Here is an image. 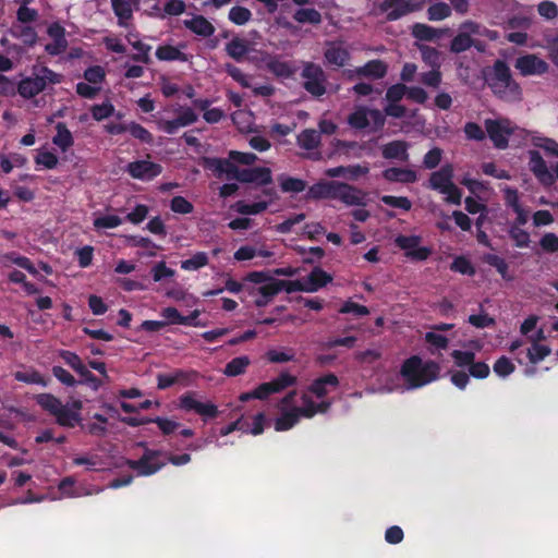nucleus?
Segmentation results:
<instances>
[{
  "label": "nucleus",
  "mask_w": 558,
  "mask_h": 558,
  "mask_svg": "<svg viewBox=\"0 0 558 558\" xmlns=\"http://www.w3.org/2000/svg\"><path fill=\"white\" fill-rule=\"evenodd\" d=\"M339 386V379L335 374H327L315 379L308 389L300 395L296 390L289 391L278 402L280 415L275 420V429L289 430L301 418H311L317 413H325L331 402L325 397Z\"/></svg>",
  "instance_id": "nucleus-1"
},
{
  "label": "nucleus",
  "mask_w": 558,
  "mask_h": 558,
  "mask_svg": "<svg viewBox=\"0 0 558 558\" xmlns=\"http://www.w3.org/2000/svg\"><path fill=\"white\" fill-rule=\"evenodd\" d=\"M440 367L436 362L423 361L420 356L413 355L407 359L400 369V376L405 381L404 386L393 385L388 388V391L413 390L421 388L434 380L439 376Z\"/></svg>",
  "instance_id": "nucleus-2"
},
{
  "label": "nucleus",
  "mask_w": 558,
  "mask_h": 558,
  "mask_svg": "<svg viewBox=\"0 0 558 558\" xmlns=\"http://www.w3.org/2000/svg\"><path fill=\"white\" fill-rule=\"evenodd\" d=\"M37 404L54 417L56 423L62 427L73 428L82 422L83 402L73 399L66 403L52 393H39L35 397Z\"/></svg>",
  "instance_id": "nucleus-3"
},
{
  "label": "nucleus",
  "mask_w": 558,
  "mask_h": 558,
  "mask_svg": "<svg viewBox=\"0 0 558 558\" xmlns=\"http://www.w3.org/2000/svg\"><path fill=\"white\" fill-rule=\"evenodd\" d=\"M493 93L502 100L518 101L521 99V87L512 78L509 66L504 61H497L487 78Z\"/></svg>",
  "instance_id": "nucleus-4"
},
{
  "label": "nucleus",
  "mask_w": 558,
  "mask_h": 558,
  "mask_svg": "<svg viewBox=\"0 0 558 558\" xmlns=\"http://www.w3.org/2000/svg\"><path fill=\"white\" fill-rule=\"evenodd\" d=\"M61 82V75L47 66H34L32 76L20 81L17 85L19 94L26 99L33 98L41 93L47 85Z\"/></svg>",
  "instance_id": "nucleus-5"
},
{
  "label": "nucleus",
  "mask_w": 558,
  "mask_h": 558,
  "mask_svg": "<svg viewBox=\"0 0 558 558\" xmlns=\"http://www.w3.org/2000/svg\"><path fill=\"white\" fill-rule=\"evenodd\" d=\"M296 383V376L283 371L271 380L259 384L252 391L241 393L239 399L242 402H246L251 399L266 400L271 395L280 393L286 389L295 386Z\"/></svg>",
  "instance_id": "nucleus-6"
},
{
  "label": "nucleus",
  "mask_w": 558,
  "mask_h": 558,
  "mask_svg": "<svg viewBox=\"0 0 558 558\" xmlns=\"http://www.w3.org/2000/svg\"><path fill=\"white\" fill-rule=\"evenodd\" d=\"M474 36H485L489 39H496V33L487 29L481 24L473 21H464L459 26L458 34L450 44V50L456 53L463 52L474 45Z\"/></svg>",
  "instance_id": "nucleus-7"
},
{
  "label": "nucleus",
  "mask_w": 558,
  "mask_h": 558,
  "mask_svg": "<svg viewBox=\"0 0 558 558\" xmlns=\"http://www.w3.org/2000/svg\"><path fill=\"white\" fill-rule=\"evenodd\" d=\"M453 167L450 163L444 165L439 170L432 173L429 186L445 196L448 203L460 205L462 194L452 182Z\"/></svg>",
  "instance_id": "nucleus-8"
},
{
  "label": "nucleus",
  "mask_w": 558,
  "mask_h": 558,
  "mask_svg": "<svg viewBox=\"0 0 558 558\" xmlns=\"http://www.w3.org/2000/svg\"><path fill=\"white\" fill-rule=\"evenodd\" d=\"M178 407L184 412H193L203 417L204 421L215 418L218 414V408L209 400H204L197 392L189 391L179 398Z\"/></svg>",
  "instance_id": "nucleus-9"
},
{
  "label": "nucleus",
  "mask_w": 558,
  "mask_h": 558,
  "mask_svg": "<svg viewBox=\"0 0 558 558\" xmlns=\"http://www.w3.org/2000/svg\"><path fill=\"white\" fill-rule=\"evenodd\" d=\"M348 123L356 130L371 129L377 131L384 126L385 116L378 109L360 106L348 117Z\"/></svg>",
  "instance_id": "nucleus-10"
},
{
  "label": "nucleus",
  "mask_w": 558,
  "mask_h": 558,
  "mask_svg": "<svg viewBox=\"0 0 558 558\" xmlns=\"http://www.w3.org/2000/svg\"><path fill=\"white\" fill-rule=\"evenodd\" d=\"M484 124L494 146L498 149L507 148L509 136L514 133L517 126L508 119H487Z\"/></svg>",
  "instance_id": "nucleus-11"
},
{
  "label": "nucleus",
  "mask_w": 558,
  "mask_h": 558,
  "mask_svg": "<svg viewBox=\"0 0 558 558\" xmlns=\"http://www.w3.org/2000/svg\"><path fill=\"white\" fill-rule=\"evenodd\" d=\"M427 0H384L379 4L380 13L388 21H397L410 13L422 10Z\"/></svg>",
  "instance_id": "nucleus-12"
},
{
  "label": "nucleus",
  "mask_w": 558,
  "mask_h": 558,
  "mask_svg": "<svg viewBox=\"0 0 558 558\" xmlns=\"http://www.w3.org/2000/svg\"><path fill=\"white\" fill-rule=\"evenodd\" d=\"M302 77L304 88L313 96L320 97L326 93V75L322 66L314 63H305Z\"/></svg>",
  "instance_id": "nucleus-13"
},
{
  "label": "nucleus",
  "mask_w": 558,
  "mask_h": 558,
  "mask_svg": "<svg viewBox=\"0 0 558 558\" xmlns=\"http://www.w3.org/2000/svg\"><path fill=\"white\" fill-rule=\"evenodd\" d=\"M160 457V452L147 450L140 460H128L126 464L137 475L147 476L156 473L166 464Z\"/></svg>",
  "instance_id": "nucleus-14"
},
{
  "label": "nucleus",
  "mask_w": 558,
  "mask_h": 558,
  "mask_svg": "<svg viewBox=\"0 0 558 558\" xmlns=\"http://www.w3.org/2000/svg\"><path fill=\"white\" fill-rule=\"evenodd\" d=\"M421 241L422 238L420 235H398L395 243L404 251L407 257L413 260H425L432 251L428 247L420 246Z\"/></svg>",
  "instance_id": "nucleus-15"
},
{
  "label": "nucleus",
  "mask_w": 558,
  "mask_h": 558,
  "mask_svg": "<svg viewBox=\"0 0 558 558\" xmlns=\"http://www.w3.org/2000/svg\"><path fill=\"white\" fill-rule=\"evenodd\" d=\"M125 172L133 179L140 181H151L162 172V167L148 159H141L129 162Z\"/></svg>",
  "instance_id": "nucleus-16"
},
{
  "label": "nucleus",
  "mask_w": 558,
  "mask_h": 558,
  "mask_svg": "<svg viewBox=\"0 0 558 558\" xmlns=\"http://www.w3.org/2000/svg\"><path fill=\"white\" fill-rule=\"evenodd\" d=\"M332 199H338L347 206L366 205V193L343 182L336 181Z\"/></svg>",
  "instance_id": "nucleus-17"
},
{
  "label": "nucleus",
  "mask_w": 558,
  "mask_h": 558,
  "mask_svg": "<svg viewBox=\"0 0 558 558\" xmlns=\"http://www.w3.org/2000/svg\"><path fill=\"white\" fill-rule=\"evenodd\" d=\"M514 68L523 76L542 75L548 71L546 61L536 54H525L515 60Z\"/></svg>",
  "instance_id": "nucleus-18"
},
{
  "label": "nucleus",
  "mask_w": 558,
  "mask_h": 558,
  "mask_svg": "<svg viewBox=\"0 0 558 558\" xmlns=\"http://www.w3.org/2000/svg\"><path fill=\"white\" fill-rule=\"evenodd\" d=\"M529 168L535 178L545 186L554 184V174L537 150L529 151Z\"/></svg>",
  "instance_id": "nucleus-19"
},
{
  "label": "nucleus",
  "mask_w": 558,
  "mask_h": 558,
  "mask_svg": "<svg viewBox=\"0 0 558 558\" xmlns=\"http://www.w3.org/2000/svg\"><path fill=\"white\" fill-rule=\"evenodd\" d=\"M236 181L259 186L268 185L272 182L271 170L267 167L240 169Z\"/></svg>",
  "instance_id": "nucleus-20"
},
{
  "label": "nucleus",
  "mask_w": 558,
  "mask_h": 558,
  "mask_svg": "<svg viewBox=\"0 0 558 558\" xmlns=\"http://www.w3.org/2000/svg\"><path fill=\"white\" fill-rule=\"evenodd\" d=\"M47 34L52 38V43L45 46V50L50 56H59L68 48L65 31L59 23H52L47 29Z\"/></svg>",
  "instance_id": "nucleus-21"
},
{
  "label": "nucleus",
  "mask_w": 558,
  "mask_h": 558,
  "mask_svg": "<svg viewBox=\"0 0 558 558\" xmlns=\"http://www.w3.org/2000/svg\"><path fill=\"white\" fill-rule=\"evenodd\" d=\"M206 167L217 177H226L228 180H236L240 168L230 159L209 158L206 160Z\"/></svg>",
  "instance_id": "nucleus-22"
},
{
  "label": "nucleus",
  "mask_w": 558,
  "mask_h": 558,
  "mask_svg": "<svg viewBox=\"0 0 558 558\" xmlns=\"http://www.w3.org/2000/svg\"><path fill=\"white\" fill-rule=\"evenodd\" d=\"M502 193L507 207L511 208L517 215L515 222L518 225H525L529 220V213L520 203L518 190L510 186H505L502 189Z\"/></svg>",
  "instance_id": "nucleus-23"
},
{
  "label": "nucleus",
  "mask_w": 558,
  "mask_h": 558,
  "mask_svg": "<svg viewBox=\"0 0 558 558\" xmlns=\"http://www.w3.org/2000/svg\"><path fill=\"white\" fill-rule=\"evenodd\" d=\"M278 293L279 289L275 280H270L265 284L254 287L250 290V295L254 299V304L257 307L267 306Z\"/></svg>",
  "instance_id": "nucleus-24"
},
{
  "label": "nucleus",
  "mask_w": 558,
  "mask_h": 558,
  "mask_svg": "<svg viewBox=\"0 0 558 558\" xmlns=\"http://www.w3.org/2000/svg\"><path fill=\"white\" fill-rule=\"evenodd\" d=\"M186 29L198 37L208 38L215 34V26L203 15H192L183 21Z\"/></svg>",
  "instance_id": "nucleus-25"
},
{
  "label": "nucleus",
  "mask_w": 558,
  "mask_h": 558,
  "mask_svg": "<svg viewBox=\"0 0 558 558\" xmlns=\"http://www.w3.org/2000/svg\"><path fill=\"white\" fill-rule=\"evenodd\" d=\"M185 48V44H181L177 47L169 44H165L157 47L155 54L156 58L160 61L186 62L189 60V54L184 52Z\"/></svg>",
  "instance_id": "nucleus-26"
},
{
  "label": "nucleus",
  "mask_w": 558,
  "mask_h": 558,
  "mask_svg": "<svg viewBox=\"0 0 558 558\" xmlns=\"http://www.w3.org/2000/svg\"><path fill=\"white\" fill-rule=\"evenodd\" d=\"M324 56L328 64L338 68L344 66L350 59V52L342 43H329Z\"/></svg>",
  "instance_id": "nucleus-27"
},
{
  "label": "nucleus",
  "mask_w": 558,
  "mask_h": 558,
  "mask_svg": "<svg viewBox=\"0 0 558 558\" xmlns=\"http://www.w3.org/2000/svg\"><path fill=\"white\" fill-rule=\"evenodd\" d=\"M303 283L306 292H316L327 283L331 282L332 277L320 267H315L306 277H303Z\"/></svg>",
  "instance_id": "nucleus-28"
},
{
  "label": "nucleus",
  "mask_w": 558,
  "mask_h": 558,
  "mask_svg": "<svg viewBox=\"0 0 558 558\" xmlns=\"http://www.w3.org/2000/svg\"><path fill=\"white\" fill-rule=\"evenodd\" d=\"M356 76L371 78H383L387 74V64L381 60H372L363 66H359L352 71Z\"/></svg>",
  "instance_id": "nucleus-29"
},
{
  "label": "nucleus",
  "mask_w": 558,
  "mask_h": 558,
  "mask_svg": "<svg viewBox=\"0 0 558 558\" xmlns=\"http://www.w3.org/2000/svg\"><path fill=\"white\" fill-rule=\"evenodd\" d=\"M138 0H111L112 10L120 26L126 27L133 15V8Z\"/></svg>",
  "instance_id": "nucleus-30"
},
{
  "label": "nucleus",
  "mask_w": 558,
  "mask_h": 558,
  "mask_svg": "<svg viewBox=\"0 0 558 558\" xmlns=\"http://www.w3.org/2000/svg\"><path fill=\"white\" fill-rule=\"evenodd\" d=\"M409 145L403 141H392L383 146L381 153L385 159H396L400 161L409 160Z\"/></svg>",
  "instance_id": "nucleus-31"
},
{
  "label": "nucleus",
  "mask_w": 558,
  "mask_h": 558,
  "mask_svg": "<svg viewBox=\"0 0 558 558\" xmlns=\"http://www.w3.org/2000/svg\"><path fill=\"white\" fill-rule=\"evenodd\" d=\"M383 177L389 182L414 183L417 174L412 169L391 167L383 171Z\"/></svg>",
  "instance_id": "nucleus-32"
},
{
  "label": "nucleus",
  "mask_w": 558,
  "mask_h": 558,
  "mask_svg": "<svg viewBox=\"0 0 558 558\" xmlns=\"http://www.w3.org/2000/svg\"><path fill=\"white\" fill-rule=\"evenodd\" d=\"M251 363V359L247 355L233 357L226 364L222 374L227 377H236L243 375L246 373Z\"/></svg>",
  "instance_id": "nucleus-33"
},
{
  "label": "nucleus",
  "mask_w": 558,
  "mask_h": 558,
  "mask_svg": "<svg viewBox=\"0 0 558 558\" xmlns=\"http://www.w3.org/2000/svg\"><path fill=\"white\" fill-rule=\"evenodd\" d=\"M336 181H320L313 184L307 191V198L322 199L331 198L333 196Z\"/></svg>",
  "instance_id": "nucleus-34"
},
{
  "label": "nucleus",
  "mask_w": 558,
  "mask_h": 558,
  "mask_svg": "<svg viewBox=\"0 0 558 558\" xmlns=\"http://www.w3.org/2000/svg\"><path fill=\"white\" fill-rule=\"evenodd\" d=\"M296 143L300 148L307 151H313L319 146V132L313 129L304 130L298 135Z\"/></svg>",
  "instance_id": "nucleus-35"
},
{
  "label": "nucleus",
  "mask_w": 558,
  "mask_h": 558,
  "mask_svg": "<svg viewBox=\"0 0 558 558\" xmlns=\"http://www.w3.org/2000/svg\"><path fill=\"white\" fill-rule=\"evenodd\" d=\"M13 37L22 40L25 45L34 46L37 40L35 28L28 24L16 23L11 27Z\"/></svg>",
  "instance_id": "nucleus-36"
},
{
  "label": "nucleus",
  "mask_w": 558,
  "mask_h": 558,
  "mask_svg": "<svg viewBox=\"0 0 558 558\" xmlns=\"http://www.w3.org/2000/svg\"><path fill=\"white\" fill-rule=\"evenodd\" d=\"M3 266L8 267L9 263L14 264L25 270H27L31 275H38V270L32 263V260L25 256H22L15 252L7 253L1 257Z\"/></svg>",
  "instance_id": "nucleus-37"
},
{
  "label": "nucleus",
  "mask_w": 558,
  "mask_h": 558,
  "mask_svg": "<svg viewBox=\"0 0 558 558\" xmlns=\"http://www.w3.org/2000/svg\"><path fill=\"white\" fill-rule=\"evenodd\" d=\"M90 113L94 120L102 121L111 116H116L117 119H122L123 113L117 112L114 106L110 100H106L101 104H96L90 107Z\"/></svg>",
  "instance_id": "nucleus-38"
},
{
  "label": "nucleus",
  "mask_w": 558,
  "mask_h": 558,
  "mask_svg": "<svg viewBox=\"0 0 558 558\" xmlns=\"http://www.w3.org/2000/svg\"><path fill=\"white\" fill-rule=\"evenodd\" d=\"M266 68L276 76L288 78L293 75L294 69L278 57H271L266 62Z\"/></svg>",
  "instance_id": "nucleus-39"
},
{
  "label": "nucleus",
  "mask_w": 558,
  "mask_h": 558,
  "mask_svg": "<svg viewBox=\"0 0 558 558\" xmlns=\"http://www.w3.org/2000/svg\"><path fill=\"white\" fill-rule=\"evenodd\" d=\"M129 44L136 50V53L132 57L134 61L148 64L150 62L149 52L151 47L138 39H134L135 36L129 34L126 36Z\"/></svg>",
  "instance_id": "nucleus-40"
},
{
  "label": "nucleus",
  "mask_w": 558,
  "mask_h": 558,
  "mask_svg": "<svg viewBox=\"0 0 558 558\" xmlns=\"http://www.w3.org/2000/svg\"><path fill=\"white\" fill-rule=\"evenodd\" d=\"M57 134L52 138V143L58 146L61 151H66L74 143L72 133L70 130L63 124H57Z\"/></svg>",
  "instance_id": "nucleus-41"
},
{
  "label": "nucleus",
  "mask_w": 558,
  "mask_h": 558,
  "mask_svg": "<svg viewBox=\"0 0 558 558\" xmlns=\"http://www.w3.org/2000/svg\"><path fill=\"white\" fill-rule=\"evenodd\" d=\"M227 53L236 61L242 60L248 52L247 41L241 38H233L226 45Z\"/></svg>",
  "instance_id": "nucleus-42"
},
{
  "label": "nucleus",
  "mask_w": 558,
  "mask_h": 558,
  "mask_svg": "<svg viewBox=\"0 0 558 558\" xmlns=\"http://www.w3.org/2000/svg\"><path fill=\"white\" fill-rule=\"evenodd\" d=\"M92 422L83 426L84 430L89 435L101 437L107 433L108 420L101 414H94Z\"/></svg>",
  "instance_id": "nucleus-43"
},
{
  "label": "nucleus",
  "mask_w": 558,
  "mask_h": 558,
  "mask_svg": "<svg viewBox=\"0 0 558 558\" xmlns=\"http://www.w3.org/2000/svg\"><path fill=\"white\" fill-rule=\"evenodd\" d=\"M208 263L209 258L207 253L196 252L190 258L181 262V268L186 271H195L207 266Z\"/></svg>",
  "instance_id": "nucleus-44"
},
{
  "label": "nucleus",
  "mask_w": 558,
  "mask_h": 558,
  "mask_svg": "<svg viewBox=\"0 0 558 558\" xmlns=\"http://www.w3.org/2000/svg\"><path fill=\"white\" fill-rule=\"evenodd\" d=\"M58 487L61 495L66 498L81 497L89 494L85 492L83 487L75 486V481L72 477L63 478Z\"/></svg>",
  "instance_id": "nucleus-45"
},
{
  "label": "nucleus",
  "mask_w": 558,
  "mask_h": 558,
  "mask_svg": "<svg viewBox=\"0 0 558 558\" xmlns=\"http://www.w3.org/2000/svg\"><path fill=\"white\" fill-rule=\"evenodd\" d=\"M452 9L446 2H435L427 9L429 21H442L451 15Z\"/></svg>",
  "instance_id": "nucleus-46"
},
{
  "label": "nucleus",
  "mask_w": 558,
  "mask_h": 558,
  "mask_svg": "<svg viewBox=\"0 0 558 558\" xmlns=\"http://www.w3.org/2000/svg\"><path fill=\"white\" fill-rule=\"evenodd\" d=\"M14 378L21 383L38 385L41 387H46L48 385V381L45 379V377L39 372L34 369L16 372L14 374Z\"/></svg>",
  "instance_id": "nucleus-47"
},
{
  "label": "nucleus",
  "mask_w": 558,
  "mask_h": 558,
  "mask_svg": "<svg viewBox=\"0 0 558 558\" xmlns=\"http://www.w3.org/2000/svg\"><path fill=\"white\" fill-rule=\"evenodd\" d=\"M423 61L429 65L432 69H439L440 68V53L436 48L421 45L418 47Z\"/></svg>",
  "instance_id": "nucleus-48"
},
{
  "label": "nucleus",
  "mask_w": 558,
  "mask_h": 558,
  "mask_svg": "<svg viewBox=\"0 0 558 558\" xmlns=\"http://www.w3.org/2000/svg\"><path fill=\"white\" fill-rule=\"evenodd\" d=\"M295 353L292 349H270L266 352V359L270 363H287L294 360Z\"/></svg>",
  "instance_id": "nucleus-49"
},
{
  "label": "nucleus",
  "mask_w": 558,
  "mask_h": 558,
  "mask_svg": "<svg viewBox=\"0 0 558 558\" xmlns=\"http://www.w3.org/2000/svg\"><path fill=\"white\" fill-rule=\"evenodd\" d=\"M293 19L301 24L310 23V24H319L322 22L320 13L315 9H299Z\"/></svg>",
  "instance_id": "nucleus-50"
},
{
  "label": "nucleus",
  "mask_w": 558,
  "mask_h": 558,
  "mask_svg": "<svg viewBox=\"0 0 558 558\" xmlns=\"http://www.w3.org/2000/svg\"><path fill=\"white\" fill-rule=\"evenodd\" d=\"M412 35L420 40H433L440 32L427 24L416 23L412 27Z\"/></svg>",
  "instance_id": "nucleus-51"
},
{
  "label": "nucleus",
  "mask_w": 558,
  "mask_h": 558,
  "mask_svg": "<svg viewBox=\"0 0 558 558\" xmlns=\"http://www.w3.org/2000/svg\"><path fill=\"white\" fill-rule=\"evenodd\" d=\"M123 223V219L118 215H105L94 219L93 226L97 230L113 229Z\"/></svg>",
  "instance_id": "nucleus-52"
},
{
  "label": "nucleus",
  "mask_w": 558,
  "mask_h": 558,
  "mask_svg": "<svg viewBox=\"0 0 558 558\" xmlns=\"http://www.w3.org/2000/svg\"><path fill=\"white\" fill-rule=\"evenodd\" d=\"M58 354L64 361V363L77 374H80V372L84 371V367H86L82 359L75 352L69 350H60Z\"/></svg>",
  "instance_id": "nucleus-53"
},
{
  "label": "nucleus",
  "mask_w": 558,
  "mask_h": 558,
  "mask_svg": "<svg viewBox=\"0 0 558 558\" xmlns=\"http://www.w3.org/2000/svg\"><path fill=\"white\" fill-rule=\"evenodd\" d=\"M162 19L166 16L180 15L185 11L183 0H161Z\"/></svg>",
  "instance_id": "nucleus-54"
},
{
  "label": "nucleus",
  "mask_w": 558,
  "mask_h": 558,
  "mask_svg": "<svg viewBox=\"0 0 558 558\" xmlns=\"http://www.w3.org/2000/svg\"><path fill=\"white\" fill-rule=\"evenodd\" d=\"M551 353V349L542 343H532V347L527 349V359L532 364H536L543 361L546 356Z\"/></svg>",
  "instance_id": "nucleus-55"
},
{
  "label": "nucleus",
  "mask_w": 558,
  "mask_h": 558,
  "mask_svg": "<svg viewBox=\"0 0 558 558\" xmlns=\"http://www.w3.org/2000/svg\"><path fill=\"white\" fill-rule=\"evenodd\" d=\"M230 22L235 25H244L252 19V12L244 7H232L228 15Z\"/></svg>",
  "instance_id": "nucleus-56"
},
{
  "label": "nucleus",
  "mask_w": 558,
  "mask_h": 558,
  "mask_svg": "<svg viewBox=\"0 0 558 558\" xmlns=\"http://www.w3.org/2000/svg\"><path fill=\"white\" fill-rule=\"evenodd\" d=\"M450 269L461 275L473 276L475 274L474 266L472 265L470 259L464 256L454 257L453 262L450 265Z\"/></svg>",
  "instance_id": "nucleus-57"
},
{
  "label": "nucleus",
  "mask_w": 558,
  "mask_h": 558,
  "mask_svg": "<svg viewBox=\"0 0 558 558\" xmlns=\"http://www.w3.org/2000/svg\"><path fill=\"white\" fill-rule=\"evenodd\" d=\"M84 78L87 83L101 86L106 78V72L100 65H93L84 71Z\"/></svg>",
  "instance_id": "nucleus-58"
},
{
  "label": "nucleus",
  "mask_w": 558,
  "mask_h": 558,
  "mask_svg": "<svg viewBox=\"0 0 558 558\" xmlns=\"http://www.w3.org/2000/svg\"><path fill=\"white\" fill-rule=\"evenodd\" d=\"M280 187L283 192L300 193L305 190L306 183L298 178L282 177L280 178Z\"/></svg>",
  "instance_id": "nucleus-59"
},
{
  "label": "nucleus",
  "mask_w": 558,
  "mask_h": 558,
  "mask_svg": "<svg viewBox=\"0 0 558 558\" xmlns=\"http://www.w3.org/2000/svg\"><path fill=\"white\" fill-rule=\"evenodd\" d=\"M126 132H129L134 138L146 144H150L154 140L151 133L136 122L129 123Z\"/></svg>",
  "instance_id": "nucleus-60"
},
{
  "label": "nucleus",
  "mask_w": 558,
  "mask_h": 558,
  "mask_svg": "<svg viewBox=\"0 0 558 558\" xmlns=\"http://www.w3.org/2000/svg\"><path fill=\"white\" fill-rule=\"evenodd\" d=\"M493 369L497 376L506 378L514 372L515 366L509 357L501 356L495 362Z\"/></svg>",
  "instance_id": "nucleus-61"
},
{
  "label": "nucleus",
  "mask_w": 558,
  "mask_h": 558,
  "mask_svg": "<svg viewBox=\"0 0 558 558\" xmlns=\"http://www.w3.org/2000/svg\"><path fill=\"white\" fill-rule=\"evenodd\" d=\"M468 323L473 327L481 329L493 327L496 324L495 318L488 316L486 313H484L482 308L478 314L470 315L468 318Z\"/></svg>",
  "instance_id": "nucleus-62"
},
{
  "label": "nucleus",
  "mask_w": 558,
  "mask_h": 558,
  "mask_svg": "<svg viewBox=\"0 0 558 558\" xmlns=\"http://www.w3.org/2000/svg\"><path fill=\"white\" fill-rule=\"evenodd\" d=\"M380 201L390 207L399 208L404 211H409L412 208L411 201L405 196H392V195H384L380 197Z\"/></svg>",
  "instance_id": "nucleus-63"
},
{
  "label": "nucleus",
  "mask_w": 558,
  "mask_h": 558,
  "mask_svg": "<svg viewBox=\"0 0 558 558\" xmlns=\"http://www.w3.org/2000/svg\"><path fill=\"white\" fill-rule=\"evenodd\" d=\"M35 162L37 166H40L45 169H54L59 162V159L56 154L49 150H39Z\"/></svg>",
  "instance_id": "nucleus-64"
}]
</instances>
